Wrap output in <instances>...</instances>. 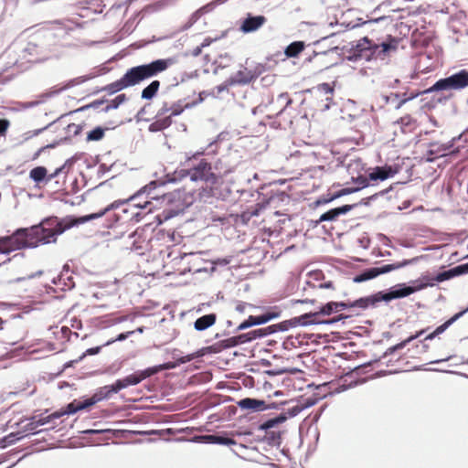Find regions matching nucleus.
Wrapping results in <instances>:
<instances>
[{"label": "nucleus", "instance_id": "obj_1", "mask_svg": "<svg viewBox=\"0 0 468 468\" xmlns=\"http://www.w3.org/2000/svg\"><path fill=\"white\" fill-rule=\"evenodd\" d=\"M61 223L56 216H49L29 228H17L10 235L0 237L2 250L10 254L15 250L35 249L40 244L55 243L58 237L73 225L71 222Z\"/></svg>", "mask_w": 468, "mask_h": 468}, {"label": "nucleus", "instance_id": "obj_2", "mask_svg": "<svg viewBox=\"0 0 468 468\" xmlns=\"http://www.w3.org/2000/svg\"><path fill=\"white\" fill-rule=\"evenodd\" d=\"M173 63L172 58H157L149 63L133 66L128 69L121 79L101 87L94 93L106 91L109 95H113L129 87H133L145 80L157 76L165 71Z\"/></svg>", "mask_w": 468, "mask_h": 468}, {"label": "nucleus", "instance_id": "obj_3", "mask_svg": "<svg viewBox=\"0 0 468 468\" xmlns=\"http://www.w3.org/2000/svg\"><path fill=\"white\" fill-rule=\"evenodd\" d=\"M468 87V69H459L450 75L437 80L430 88L424 90L423 93L446 92L462 90Z\"/></svg>", "mask_w": 468, "mask_h": 468}, {"label": "nucleus", "instance_id": "obj_4", "mask_svg": "<svg viewBox=\"0 0 468 468\" xmlns=\"http://www.w3.org/2000/svg\"><path fill=\"white\" fill-rule=\"evenodd\" d=\"M187 169L176 170L173 173H166L163 177L152 180L147 185L142 187V191L147 192V196H150L151 199H159L162 197L165 200H167L168 203H171L176 195H179V191L177 193H163L161 195L151 196L152 192L160 186H164L166 184H175L181 181L183 178L188 176Z\"/></svg>", "mask_w": 468, "mask_h": 468}, {"label": "nucleus", "instance_id": "obj_5", "mask_svg": "<svg viewBox=\"0 0 468 468\" xmlns=\"http://www.w3.org/2000/svg\"><path fill=\"white\" fill-rule=\"evenodd\" d=\"M188 170V176L192 182L203 181L210 185L218 182V176L212 172L211 163L202 159Z\"/></svg>", "mask_w": 468, "mask_h": 468}, {"label": "nucleus", "instance_id": "obj_6", "mask_svg": "<svg viewBox=\"0 0 468 468\" xmlns=\"http://www.w3.org/2000/svg\"><path fill=\"white\" fill-rule=\"evenodd\" d=\"M282 312L277 307L269 308L263 314L259 315H250L247 319L242 321L234 330V333H238L252 326L262 325L269 323L271 320L277 319L281 316Z\"/></svg>", "mask_w": 468, "mask_h": 468}, {"label": "nucleus", "instance_id": "obj_7", "mask_svg": "<svg viewBox=\"0 0 468 468\" xmlns=\"http://www.w3.org/2000/svg\"><path fill=\"white\" fill-rule=\"evenodd\" d=\"M436 284L437 282L433 280V276L428 273L422 274L419 279L410 281L409 282L399 283V290L401 291L403 298L408 297L427 287H433Z\"/></svg>", "mask_w": 468, "mask_h": 468}, {"label": "nucleus", "instance_id": "obj_8", "mask_svg": "<svg viewBox=\"0 0 468 468\" xmlns=\"http://www.w3.org/2000/svg\"><path fill=\"white\" fill-rule=\"evenodd\" d=\"M402 293L399 290V283L382 291H378L372 294L367 295L368 306L376 308L379 303L384 302L386 303H390L393 300L402 299Z\"/></svg>", "mask_w": 468, "mask_h": 468}, {"label": "nucleus", "instance_id": "obj_9", "mask_svg": "<svg viewBox=\"0 0 468 468\" xmlns=\"http://www.w3.org/2000/svg\"><path fill=\"white\" fill-rule=\"evenodd\" d=\"M267 22L263 15H254L250 12L246 13L245 16L239 22V31L243 34H250L259 30Z\"/></svg>", "mask_w": 468, "mask_h": 468}, {"label": "nucleus", "instance_id": "obj_10", "mask_svg": "<svg viewBox=\"0 0 468 468\" xmlns=\"http://www.w3.org/2000/svg\"><path fill=\"white\" fill-rule=\"evenodd\" d=\"M443 268L444 267H441L442 270L433 275V280L437 282V284L445 281L452 280L455 277L468 274V261L447 270H444Z\"/></svg>", "mask_w": 468, "mask_h": 468}, {"label": "nucleus", "instance_id": "obj_11", "mask_svg": "<svg viewBox=\"0 0 468 468\" xmlns=\"http://www.w3.org/2000/svg\"><path fill=\"white\" fill-rule=\"evenodd\" d=\"M463 137V135L455 136L445 144H439L436 142L430 143L427 153L429 155H432L433 158H428V161L432 162L436 157L446 155L447 153L451 152V149L454 147L455 143L462 140Z\"/></svg>", "mask_w": 468, "mask_h": 468}, {"label": "nucleus", "instance_id": "obj_12", "mask_svg": "<svg viewBox=\"0 0 468 468\" xmlns=\"http://www.w3.org/2000/svg\"><path fill=\"white\" fill-rule=\"evenodd\" d=\"M398 172V168H395L389 165H377L373 167L369 172L368 179L370 181H384L393 177Z\"/></svg>", "mask_w": 468, "mask_h": 468}, {"label": "nucleus", "instance_id": "obj_13", "mask_svg": "<svg viewBox=\"0 0 468 468\" xmlns=\"http://www.w3.org/2000/svg\"><path fill=\"white\" fill-rule=\"evenodd\" d=\"M425 257H426L425 255H420V256L414 257L412 259L403 260L400 262L385 264V265H382L380 267H375L377 277L381 275V274H386V273H388V272H390L392 271H395V270H398V269H400V268H404V267H406L408 265L416 264L421 259H424Z\"/></svg>", "mask_w": 468, "mask_h": 468}, {"label": "nucleus", "instance_id": "obj_14", "mask_svg": "<svg viewBox=\"0 0 468 468\" xmlns=\"http://www.w3.org/2000/svg\"><path fill=\"white\" fill-rule=\"evenodd\" d=\"M358 192V189H350L349 187L341 188L335 193H328L326 195L321 196L313 203L314 207H318L323 205L329 204L335 199L342 197L344 196H347L353 193Z\"/></svg>", "mask_w": 468, "mask_h": 468}, {"label": "nucleus", "instance_id": "obj_15", "mask_svg": "<svg viewBox=\"0 0 468 468\" xmlns=\"http://www.w3.org/2000/svg\"><path fill=\"white\" fill-rule=\"evenodd\" d=\"M237 406L243 410L261 412L266 410L265 400L257 398H244L237 401Z\"/></svg>", "mask_w": 468, "mask_h": 468}, {"label": "nucleus", "instance_id": "obj_16", "mask_svg": "<svg viewBox=\"0 0 468 468\" xmlns=\"http://www.w3.org/2000/svg\"><path fill=\"white\" fill-rule=\"evenodd\" d=\"M216 322L217 314L215 313H210L198 317L194 322L193 326L196 331L203 332L214 325Z\"/></svg>", "mask_w": 468, "mask_h": 468}, {"label": "nucleus", "instance_id": "obj_17", "mask_svg": "<svg viewBox=\"0 0 468 468\" xmlns=\"http://www.w3.org/2000/svg\"><path fill=\"white\" fill-rule=\"evenodd\" d=\"M257 79V73H251L250 70L245 73L242 70H239L234 76L229 78V83L230 85H247Z\"/></svg>", "mask_w": 468, "mask_h": 468}, {"label": "nucleus", "instance_id": "obj_18", "mask_svg": "<svg viewBox=\"0 0 468 468\" xmlns=\"http://www.w3.org/2000/svg\"><path fill=\"white\" fill-rule=\"evenodd\" d=\"M172 124L171 116L156 117L155 120L148 126L150 133H158L167 129Z\"/></svg>", "mask_w": 468, "mask_h": 468}, {"label": "nucleus", "instance_id": "obj_19", "mask_svg": "<svg viewBox=\"0 0 468 468\" xmlns=\"http://www.w3.org/2000/svg\"><path fill=\"white\" fill-rule=\"evenodd\" d=\"M117 385L120 388V391L127 388L131 386L138 385L142 382L141 378L139 376L138 371H134L133 373L125 376L122 378L116 379Z\"/></svg>", "mask_w": 468, "mask_h": 468}, {"label": "nucleus", "instance_id": "obj_20", "mask_svg": "<svg viewBox=\"0 0 468 468\" xmlns=\"http://www.w3.org/2000/svg\"><path fill=\"white\" fill-rule=\"evenodd\" d=\"M29 178L37 184L48 183L47 167L38 165L32 168L29 172Z\"/></svg>", "mask_w": 468, "mask_h": 468}, {"label": "nucleus", "instance_id": "obj_21", "mask_svg": "<svg viewBox=\"0 0 468 468\" xmlns=\"http://www.w3.org/2000/svg\"><path fill=\"white\" fill-rule=\"evenodd\" d=\"M160 81L158 80H152L141 92V98L146 101H152L158 93L160 88Z\"/></svg>", "mask_w": 468, "mask_h": 468}, {"label": "nucleus", "instance_id": "obj_22", "mask_svg": "<svg viewBox=\"0 0 468 468\" xmlns=\"http://www.w3.org/2000/svg\"><path fill=\"white\" fill-rule=\"evenodd\" d=\"M286 421V417L284 414H278L273 418H270L263 422H261L258 426V430L261 431H267L272 428L277 427L278 425Z\"/></svg>", "mask_w": 468, "mask_h": 468}, {"label": "nucleus", "instance_id": "obj_23", "mask_svg": "<svg viewBox=\"0 0 468 468\" xmlns=\"http://www.w3.org/2000/svg\"><path fill=\"white\" fill-rule=\"evenodd\" d=\"M184 211V208L181 206H177V207H165L163 211L156 216L159 224H162L165 221H167L180 213Z\"/></svg>", "mask_w": 468, "mask_h": 468}, {"label": "nucleus", "instance_id": "obj_24", "mask_svg": "<svg viewBox=\"0 0 468 468\" xmlns=\"http://www.w3.org/2000/svg\"><path fill=\"white\" fill-rule=\"evenodd\" d=\"M304 48L305 43L303 41H293L284 48V55L286 58H297Z\"/></svg>", "mask_w": 468, "mask_h": 468}, {"label": "nucleus", "instance_id": "obj_25", "mask_svg": "<svg viewBox=\"0 0 468 468\" xmlns=\"http://www.w3.org/2000/svg\"><path fill=\"white\" fill-rule=\"evenodd\" d=\"M367 49L368 54H365V58L367 61L371 59L384 60L387 57V54L382 52V47L380 46V44H376L372 42L371 46H367Z\"/></svg>", "mask_w": 468, "mask_h": 468}, {"label": "nucleus", "instance_id": "obj_26", "mask_svg": "<svg viewBox=\"0 0 468 468\" xmlns=\"http://www.w3.org/2000/svg\"><path fill=\"white\" fill-rule=\"evenodd\" d=\"M27 437L22 431H16L0 438V449H5Z\"/></svg>", "mask_w": 468, "mask_h": 468}, {"label": "nucleus", "instance_id": "obj_27", "mask_svg": "<svg viewBox=\"0 0 468 468\" xmlns=\"http://www.w3.org/2000/svg\"><path fill=\"white\" fill-rule=\"evenodd\" d=\"M316 314L315 312H308L298 316H294V320L297 321V326H309L316 324Z\"/></svg>", "mask_w": 468, "mask_h": 468}, {"label": "nucleus", "instance_id": "obj_28", "mask_svg": "<svg viewBox=\"0 0 468 468\" xmlns=\"http://www.w3.org/2000/svg\"><path fill=\"white\" fill-rule=\"evenodd\" d=\"M375 278H377L375 267H371V268H367V269L361 271L360 272L356 274L352 278V280H353V282H355V283H361V282H365L370 281Z\"/></svg>", "mask_w": 468, "mask_h": 468}, {"label": "nucleus", "instance_id": "obj_29", "mask_svg": "<svg viewBox=\"0 0 468 468\" xmlns=\"http://www.w3.org/2000/svg\"><path fill=\"white\" fill-rule=\"evenodd\" d=\"M127 101H128V97L126 96V94H124V93L118 94L114 99H112L111 101L108 100V102H106L107 105L101 109V112L106 113V112H110L111 110H116L120 107V105H122V103H124Z\"/></svg>", "mask_w": 468, "mask_h": 468}, {"label": "nucleus", "instance_id": "obj_30", "mask_svg": "<svg viewBox=\"0 0 468 468\" xmlns=\"http://www.w3.org/2000/svg\"><path fill=\"white\" fill-rule=\"evenodd\" d=\"M142 194H147V192H144L142 191V188L140 190H138L136 193H134L133 196H131L129 198L127 199H123V200H116L114 202H112V204L108 205L106 207L103 208L105 214L111 210H113L115 208H118L120 206L123 205V204H126L132 200H135L136 198H138Z\"/></svg>", "mask_w": 468, "mask_h": 468}, {"label": "nucleus", "instance_id": "obj_31", "mask_svg": "<svg viewBox=\"0 0 468 468\" xmlns=\"http://www.w3.org/2000/svg\"><path fill=\"white\" fill-rule=\"evenodd\" d=\"M337 313L335 305V301H330L319 305L318 310L315 311L316 316H329Z\"/></svg>", "mask_w": 468, "mask_h": 468}, {"label": "nucleus", "instance_id": "obj_32", "mask_svg": "<svg viewBox=\"0 0 468 468\" xmlns=\"http://www.w3.org/2000/svg\"><path fill=\"white\" fill-rule=\"evenodd\" d=\"M193 358H194V355L191 354V355H187L185 357H181L177 363L165 362V363L158 364L157 367H158L159 372H162L164 370H170V369L176 368L179 364H185V363L190 362Z\"/></svg>", "mask_w": 468, "mask_h": 468}, {"label": "nucleus", "instance_id": "obj_33", "mask_svg": "<svg viewBox=\"0 0 468 468\" xmlns=\"http://www.w3.org/2000/svg\"><path fill=\"white\" fill-rule=\"evenodd\" d=\"M398 38L391 35H388L386 40L380 43V46L382 47V52L386 53L387 55L391 51H395L398 48Z\"/></svg>", "mask_w": 468, "mask_h": 468}, {"label": "nucleus", "instance_id": "obj_34", "mask_svg": "<svg viewBox=\"0 0 468 468\" xmlns=\"http://www.w3.org/2000/svg\"><path fill=\"white\" fill-rule=\"evenodd\" d=\"M98 389L104 400L109 399L113 394H117L120 391L116 380L112 384L105 385Z\"/></svg>", "mask_w": 468, "mask_h": 468}, {"label": "nucleus", "instance_id": "obj_35", "mask_svg": "<svg viewBox=\"0 0 468 468\" xmlns=\"http://www.w3.org/2000/svg\"><path fill=\"white\" fill-rule=\"evenodd\" d=\"M108 128H103L102 126H96V127H94L92 130H90L87 133L86 141L87 142H98V141H101L104 137L105 131Z\"/></svg>", "mask_w": 468, "mask_h": 468}, {"label": "nucleus", "instance_id": "obj_36", "mask_svg": "<svg viewBox=\"0 0 468 468\" xmlns=\"http://www.w3.org/2000/svg\"><path fill=\"white\" fill-rule=\"evenodd\" d=\"M57 219L58 221H61L62 222L61 224H63V225L66 224V223H69V222L73 223V225L70 228H72L74 226H77L79 224H84V223H87L89 221H91V219L89 217V214L80 216L79 218H76L74 216H67V217H65L63 218H58L57 217Z\"/></svg>", "mask_w": 468, "mask_h": 468}, {"label": "nucleus", "instance_id": "obj_37", "mask_svg": "<svg viewBox=\"0 0 468 468\" xmlns=\"http://www.w3.org/2000/svg\"><path fill=\"white\" fill-rule=\"evenodd\" d=\"M215 444L217 445H224V446H230V445H236L237 442L235 440H233L228 433L226 432H218L215 433Z\"/></svg>", "mask_w": 468, "mask_h": 468}, {"label": "nucleus", "instance_id": "obj_38", "mask_svg": "<svg viewBox=\"0 0 468 468\" xmlns=\"http://www.w3.org/2000/svg\"><path fill=\"white\" fill-rule=\"evenodd\" d=\"M95 76L96 75H94V74H88V75H83V76H80L77 78H73V79L68 80L63 87L65 88V90L70 89L74 86L80 85V84L95 78Z\"/></svg>", "mask_w": 468, "mask_h": 468}, {"label": "nucleus", "instance_id": "obj_39", "mask_svg": "<svg viewBox=\"0 0 468 468\" xmlns=\"http://www.w3.org/2000/svg\"><path fill=\"white\" fill-rule=\"evenodd\" d=\"M372 42L368 37H364L356 41L355 45H352V49H356L361 54H368L367 46H371Z\"/></svg>", "mask_w": 468, "mask_h": 468}, {"label": "nucleus", "instance_id": "obj_40", "mask_svg": "<svg viewBox=\"0 0 468 468\" xmlns=\"http://www.w3.org/2000/svg\"><path fill=\"white\" fill-rule=\"evenodd\" d=\"M36 419H37V416H32L27 419L30 422L23 427V430L21 431L22 434H24V432H27V434H26L27 436L36 435L44 431V430L37 431V428L38 427V425L36 424Z\"/></svg>", "mask_w": 468, "mask_h": 468}, {"label": "nucleus", "instance_id": "obj_41", "mask_svg": "<svg viewBox=\"0 0 468 468\" xmlns=\"http://www.w3.org/2000/svg\"><path fill=\"white\" fill-rule=\"evenodd\" d=\"M224 3H226V1L213 0V1L206 4L205 5L201 6L200 8H198L196 11L197 12V14H199L200 16H202L203 15L213 11L216 6L222 5Z\"/></svg>", "mask_w": 468, "mask_h": 468}, {"label": "nucleus", "instance_id": "obj_42", "mask_svg": "<svg viewBox=\"0 0 468 468\" xmlns=\"http://www.w3.org/2000/svg\"><path fill=\"white\" fill-rule=\"evenodd\" d=\"M392 189V187L390 186L389 188H387V189H384L382 191H379L378 193H375L374 195H371L367 197H365V198H362L359 202H357L356 204H358V206H369L370 203L374 200H376L378 197H383L385 196L386 194H388L390 190Z\"/></svg>", "mask_w": 468, "mask_h": 468}, {"label": "nucleus", "instance_id": "obj_43", "mask_svg": "<svg viewBox=\"0 0 468 468\" xmlns=\"http://www.w3.org/2000/svg\"><path fill=\"white\" fill-rule=\"evenodd\" d=\"M388 19V16H379V17H377V18H371V19H368V20H363V18H357L356 19V23L353 26H350V24L347 25V27L348 28H351V29H354V28H357V27H360L366 24H376V23H379L381 21H384Z\"/></svg>", "mask_w": 468, "mask_h": 468}, {"label": "nucleus", "instance_id": "obj_44", "mask_svg": "<svg viewBox=\"0 0 468 468\" xmlns=\"http://www.w3.org/2000/svg\"><path fill=\"white\" fill-rule=\"evenodd\" d=\"M223 350H225V348H223V341L219 340L211 346L203 347L202 349L199 350V352L202 354H217L220 353Z\"/></svg>", "mask_w": 468, "mask_h": 468}, {"label": "nucleus", "instance_id": "obj_45", "mask_svg": "<svg viewBox=\"0 0 468 468\" xmlns=\"http://www.w3.org/2000/svg\"><path fill=\"white\" fill-rule=\"evenodd\" d=\"M351 181L355 184H357L358 186H355V187H349L350 189H358V191H360V190L370 186V184H369L370 180L361 175H359L357 176H353L351 178Z\"/></svg>", "mask_w": 468, "mask_h": 468}, {"label": "nucleus", "instance_id": "obj_46", "mask_svg": "<svg viewBox=\"0 0 468 468\" xmlns=\"http://www.w3.org/2000/svg\"><path fill=\"white\" fill-rule=\"evenodd\" d=\"M137 371L139 373V376H140L142 381H144V379H146L154 375L160 373L157 365L146 367L142 370H137Z\"/></svg>", "mask_w": 468, "mask_h": 468}, {"label": "nucleus", "instance_id": "obj_47", "mask_svg": "<svg viewBox=\"0 0 468 468\" xmlns=\"http://www.w3.org/2000/svg\"><path fill=\"white\" fill-rule=\"evenodd\" d=\"M80 410H90L92 406H94L93 401L89 396H82L77 399Z\"/></svg>", "mask_w": 468, "mask_h": 468}, {"label": "nucleus", "instance_id": "obj_48", "mask_svg": "<svg viewBox=\"0 0 468 468\" xmlns=\"http://www.w3.org/2000/svg\"><path fill=\"white\" fill-rule=\"evenodd\" d=\"M63 409V411L65 412V416H69V415H73L80 410V408H79V405H78V401L77 399H73L71 402L66 404L64 407H62Z\"/></svg>", "mask_w": 468, "mask_h": 468}, {"label": "nucleus", "instance_id": "obj_49", "mask_svg": "<svg viewBox=\"0 0 468 468\" xmlns=\"http://www.w3.org/2000/svg\"><path fill=\"white\" fill-rule=\"evenodd\" d=\"M201 16H199V14H197V11H195L191 16L190 17L188 18V21L184 24L180 28H179V32H184V31H186L188 30L189 28H191L194 24H196L197 22V20L200 18Z\"/></svg>", "mask_w": 468, "mask_h": 468}, {"label": "nucleus", "instance_id": "obj_50", "mask_svg": "<svg viewBox=\"0 0 468 468\" xmlns=\"http://www.w3.org/2000/svg\"><path fill=\"white\" fill-rule=\"evenodd\" d=\"M82 154L83 153H77L65 161V163L61 165L64 167L65 173H68L73 167L74 164L81 158Z\"/></svg>", "mask_w": 468, "mask_h": 468}, {"label": "nucleus", "instance_id": "obj_51", "mask_svg": "<svg viewBox=\"0 0 468 468\" xmlns=\"http://www.w3.org/2000/svg\"><path fill=\"white\" fill-rule=\"evenodd\" d=\"M65 116H66V114H62L55 121L47 124L45 127L35 130L33 132V135L37 136V135L40 134L41 133H43L44 131L48 130V129H53V128L57 129V127H55V126L57 125V123H58V122L60 123Z\"/></svg>", "mask_w": 468, "mask_h": 468}, {"label": "nucleus", "instance_id": "obj_52", "mask_svg": "<svg viewBox=\"0 0 468 468\" xmlns=\"http://www.w3.org/2000/svg\"><path fill=\"white\" fill-rule=\"evenodd\" d=\"M337 218H338V216H337V214H335V209L334 207V208H331V209L325 211L324 213L321 214V216L319 217V221L333 222V221H335Z\"/></svg>", "mask_w": 468, "mask_h": 468}, {"label": "nucleus", "instance_id": "obj_53", "mask_svg": "<svg viewBox=\"0 0 468 468\" xmlns=\"http://www.w3.org/2000/svg\"><path fill=\"white\" fill-rule=\"evenodd\" d=\"M352 308H358L360 310H367L369 308L367 296L359 297L352 301Z\"/></svg>", "mask_w": 468, "mask_h": 468}, {"label": "nucleus", "instance_id": "obj_54", "mask_svg": "<svg viewBox=\"0 0 468 468\" xmlns=\"http://www.w3.org/2000/svg\"><path fill=\"white\" fill-rule=\"evenodd\" d=\"M303 410L304 407H303L302 405H295L293 407L289 408L286 412H282L281 414H284L287 420L290 418L296 417Z\"/></svg>", "mask_w": 468, "mask_h": 468}, {"label": "nucleus", "instance_id": "obj_55", "mask_svg": "<svg viewBox=\"0 0 468 468\" xmlns=\"http://www.w3.org/2000/svg\"><path fill=\"white\" fill-rule=\"evenodd\" d=\"M358 207V204H346L340 207H335V214H337L338 218L342 215H346L351 210H353L355 207Z\"/></svg>", "mask_w": 468, "mask_h": 468}, {"label": "nucleus", "instance_id": "obj_56", "mask_svg": "<svg viewBox=\"0 0 468 468\" xmlns=\"http://www.w3.org/2000/svg\"><path fill=\"white\" fill-rule=\"evenodd\" d=\"M296 322L297 321H295L294 318L292 317L291 319L284 320V321H282L281 323H278V325L281 328L280 332H286L290 328L297 327Z\"/></svg>", "mask_w": 468, "mask_h": 468}, {"label": "nucleus", "instance_id": "obj_57", "mask_svg": "<svg viewBox=\"0 0 468 468\" xmlns=\"http://www.w3.org/2000/svg\"><path fill=\"white\" fill-rule=\"evenodd\" d=\"M223 341V348L225 349H229V348H232V347H236V346H239V342H238V338H237V335H232V336H229L225 339H222Z\"/></svg>", "mask_w": 468, "mask_h": 468}, {"label": "nucleus", "instance_id": "obj_58", "mask_svg": "<svg viewBox=\"0 0 468 468\" xmlns=\"http://www.w3.org/2000/svg\"><path fill=\"white\" fill-rule=\"evenodd\" d=\"M133 334V331H128V332L121 333V334L117 335V336L114 339H110L107 342H105L103 344V346H110L111 344H112V343H114L116 341H118V342L124 341L125 339H127Z\"/></svg>", "mask_w": 468, "mask_h": 468}, {"label": "nucleus", "instance_id": "obj_59", "mask_svg": "<svg viewBox=\"0 0 468 468\" xmlns=\"http://www.w3.org/2000/svg\"><path fill=\"white\" fill-rule=\"evenodd\" d=\"M273 199V197H271L269 200H267L264 203H258L256 204V207L250 211V217H257L260 215L261 211L266 207V206Z\"/></svg>", "mask_w": 468, "mask_h": 468}, {"label": "nucleus", "instance_id": "obj_60", "mask_svg": "<svg viewBox=\"0 0 468 468\" xmlns=\"http://www.w3.org/2000/svg\"><path fill=\"white\" fill-rule=\"evenodd\" d=\"M236 335H237L238 342H239V346L243 345V344L250 343L253 341L250 331H249L247 333H241V334H239Z\"/></svg>", "mask_w": 468, "mask_h": 468}, {"label": "nucleus", "instance_id": "obj_61", "mask_svg": "<svg viewBox=\"0 0 468 468\" xmlns=\"http://www.w3.org/2000/svg\"><path fill=\"white\" fill-rule=\"evenodd\" d=\"M405 346L400 341L399 343L388 347L381 356V357H387L388 356L395 354L397 351L403 349Z\"/></svg>", "mask_w": 468, "mask_h": 468}, {"label": "nucleus", "instance_id": "obj_62", "mask_svg": "<svg viewBox=\"0 0 468 468\" xmlns=\"http://www.w3.org/2000/svg\"><path fill=\"white\" fill-rule=\"evenodd\" d=\"M181 102H182V101L179 100L176 102H175L172 106H170L172 108L171 109L172 112L169 115V116H171V118L173 116H178L184 112L185 108L182 106Z\"/></svg>", "mask_w": 468, "mask_h": 468}, {"label": "nucleus", "instance_id": "obj_63", "mask_svg": "<svg viewBox=\"0 0 468 468\" xmlns=\"http://www.w3.org/2000/svg\"><path fill=\"white\" fill-rule=\"evenodd\" d=\"M68 132H73L74 136H78L83 130V124L69 123L65 128Z\"/></svg>", "mask_w": 468, "mask_h": 468}, {"label": "nucleus", "instance_id": "obj_64", "mask_svg": "<svg viewBox=\"0 0 468 468\" xmlns=\"http://www.w3.org/2000/svg\"><path fill=\"white\" fill-rule=\"evenodd\" d=\"M467 313H468V306L466 308L461 310L460 312L456 313L455 314H453L451 318L446 320V322L451 326L452 324H453L456 321H458L460 318H462Z\"/></svg>", "mask_w": 468, "mask_h": 468}]
</instances>
